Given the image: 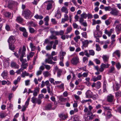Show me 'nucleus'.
<instances>
[{
  "instance_id": "nucleus-48",
  "label": "nucleus",
  "mask_w": 121,
  "mask_h": 121,
  "mask_svg": "<svg viewBox=\"0 0 121 121\" xmlns=\"http://www.w3.org/2000/svg\"><path fill=\"white\" fill-rule=\"evenodd\" d=\"M22 35L24 37L26 38L27 37L28 34L27 32H26V30L23 32Z\"/></svg>"
},
{
  "instance_id": "nucleus-51",
  "label": "nucleus",
  "mask_w": 121,
  "mask_h": 121,
  "mask_svg": "<svg viewBox=\"0 0 121 121\" xmlns=\"http://www.w3.org/2000/svg\"><path fill=\"white\" fill-rule=\"evenodd\" d=\"M95 116V115H93L92 114L91 115V116H89V120H91L92 119H93Z\"/></svg>"
},
{
  "instance_id": "nucleus-15",
  "label": "nucleus",
  "mask_w": 121,
  "mask_h": 121,
  "mask_svg": "<svg viewBox=\"0 0 121 121\" xmlns=\"http://www.w3.org/2000/svg\"><path fill=\"white\" fill-rule=\"evenodd\" d=\"M26 50V47L25 46H23L22 48V52L21 50L19 49L18 51L19 53L20 54H22L23 55H25V52Z\"/></svg>"
},
{
  "instance_id": "nucleus-21",
  "label": "nucleus",
  "mask_w": 121,
  "mask_h": 121,
  "mask_svg": "<svg viewBox=\"0 0 121 121\" xmlns=\"http://www.w3.org/2000/svg\"><path fill=\"white\" fill-rule=\"evenodd\" d=\"M82 43L83 44V46L84 47H87L89 42L88 40H86L84 42L82 41Z\"/></svg>"
},
{
  "instance_id": "nucleus-55",
  "label": "nucleus",
  "mask_w": 121,
  "mask_h": 121,
  "mask_svg": "<svg viewBox=\"0 0 121 121\" xmlns=\"http://www.w3.org/2000/svg\"><path fill=\"white\" fill-rule=\"evenodd\" d=\"M50 42L51 41H50L48 39H46L45 40V41L44 42V43H45L46 44L49 43L50 44Z\"/></svg>"
},
{
  "instance_id": "nucleus-13",
  "label": "nucleus",
  "mask_w": 121,
  "mask_h": 121,
  "mask_svg": "<svg viewBox=\"0 0 121 121\" xmlns=\"http://www.w3.org/2000/svg\"><path fill=\"white\" fill-rule=\"evenodd\" d=\"M59 117L62 120H64L66 119L68 117V115L61 114L59 116Z\"/></svg>"
},
{
  "instance_id": "nucleus-7",
  "label": "nucleus",
  "mask_w": 121,
  "mask_h": 121,
  "mask_svg": "<svg viewBox=\"0 0 121 121\" xmlns=\"http://www.w3.org/2000/svg\"><path fill=\"white\" fill-rule=\"evenodd\" d=\"M11 66L12 67L17 69H18L19 67V65L14 61L11 63Z\"/></svg>"
},
{
  "instance_id": "nucleus-26",
  "label": "nucleus",
  "mask_w": 121,
  "mask_h": 121,
  "mask_svg": "<svg viewBox=\"0 0 121 121\" xmlns=\"http://www.w3.org/2000/svg\"><path fill=\"white\" fill-rule=\"evenodd\" d=\"M109 65L108 64V63H107L106 64L102 63L101 65V67H102L104 68H108Z\"/></svg>"
},
{
  "instance_id": "nucleus-27",
  "label": "nucleus",
  "mask_w": 121,
  "mask_h": 121,
  "mask_svg": "<svg viewBox=\"0 0 121 121\" xmlns=\"http://www.w3.org/2000/svg\"><path fill=\"white\" fill-rule=\"evenodd\" d=\"M72 30V28L71 26L68 27L66 30V32L65 34H68Z\"/></svg>"
},
{
  "instance_id": "nucleus-3",
  "label": "nucleus",
  "mask_w": 121,
  "mask_h": 121,
  "mask_svg": "<svg viewBox=\"0 0 121 121\" xmlns=\"http://www.w3.org/2000/svg\"><path fill=\"white\" fill-rule=\"evenodd\" d=\"M110 13L114 16H117L118 15L119 11L115 8H112Z\"/></svg>"
},
{
  "instance_id": "nucleus-39",
  "label": "nucleus",
  "mask_w": 121,
  "mask_h": 121,
  "mask_svg": "<svg viewBox=\"0 0 121 121\" xmlns=\"http://www.w3.org/2000/svg\"><path fill=\"white\" fill-rule=\"evenodd\" d=\"M49 38L51 39H57V38L54 35V34L51 35L49 37Z\"/></svg>"
},
{
  "instance_id": "nucleus-18",
  "label": "nucleus",
  "mask_w": 121,
  "mask_h": 121,
  "mask_svg": "<svg viewBox=\"0 0 121 121\" xmlns=\"http://www.w3.org/2000/svg\"><path fill=\"white\" fill-rule=\"evenodd\" d=\"M103 61L105 63H108V57L106 55L103 56L102 57Z\"/></svg>"
},
{
  "instance_id": "nucleus-49",
  "label": "nucleus",
  "mask_w": 121,
  "mask_h": 121,
  "mask_svg": "<svg viewBox=\"0 0 121 121\" xmlns=\"http://www.w3.org/2000/svg\"><path fill=\"white\" fill-rule=\"evenodd\" d=\"M19 30L20 31H22L23 32L26 30V29L25 28L23 27H20L19 28Z\"/></svg>"
},
{
  "instance_id": "nucleus-38",
  "label": "nucleus",
  "mask_w": 121,
  "mask_h": 121,
  "mask_svg": "<svg viewBox=\"0 0 121 121\" xmlns=\"http://www.w3.org/2000/svg\"><path fill=\"white\" fill-rule=\"evenodd\" d=\"M9 48L10 49L12 50H14L15 49V47L13 44H9Z\"/></svg>"
},
{
  "instance_id": "nucleus-43",
  "label": "nucleus",
  "mask_w": 121,
  "mask_h": 121,
  "mask_svg": "<svg viewBox=\"0 0 121 121\" xmlns=\"http://www.w3.org/2000/svg\"><path fill=\"white\" fill-rule=\"evenodd\" d=\"M62 73V71L60 69H58L57 72V76L59 77H60Z\"/></svg>"
},
{
  "instance_id": "nucleus-58",
  "label": "nucleus",
  "mask_w": 121,
  "mask_h": 121,
  "mask_svg": "<svg viewBox=\"0 0 121 121\" xmlns=\"http://www.w3.org/2000/svg\"><path fill=\"white\" fill-rule=\"evenodd\" d=\"M27 107V106H26L25 105L23 106L21 110V111L22 112H24L26 110V108Z\"/></svg>"
},
{
  "instance_id": "nucleus-56",
  "label": "nucleus",
  "mask_w": 121,
  "mask_h": 121,
  "mask_svg": "<svg viewBox=\"0 0 121 121\" xmlns=\"http://www.w3.org/2000/svg\"><path fill=\"white\" fill-rule=\"evenodd\" d=\"M110 20L109 19L108 20H106L105 21V23L106 25H108L110 23Z\"/></svg>"
},
{
  "instance_id": "nucleus-29",
  "label": "nucleus",
  "mask_w": 121,
  "mask_h": 121,
  "mask_svg": "<svg viewBox=\"0 0 121 121\" xmlns=\"http://www.w3.org/2000/svg\"><path fill=\"white\" fill-rule=\"evenodd\" d=\"M81 38L80 37L79 35L76 36L73 38V39L77 43L78 41V39H80Z\"/></svg>"
},
{
  "instance_id": "nucleus-5",
  "label": "nucleus",
  "mask_w": 121,
  "mask_h": 121,
  "mask_svg": "<svg viewBox=\"0 0 121 121\" xmlns=\"http://www.w3.org/2000/svg\"><path fill=\"white\" fill-rule=\"evenodd\" d=\"M15 41V38L13 36H11L10 37L8 41L9 44V45L13 44Z\"/></svg>"
},
{
  "instance_id": "nucleus-35",
  "label": "nucleus",
  "mask_w": 121,
  "mask_h": 121,
  "mask_svg": "<svg viewBox=\"0 0 121 121\" xmlns=\"http://www.w3.org/2000/svg\"><path fill=\"white\" fill-rule=\"evenodd\" d=\"M30 46L31 48V51H34L35 48V46L33 45V44L32 43H30Z\"/></svg>"
},
{
  "instance_id": "nucleus-1",
  "label": "nucleus",
  "mask_w": 121,
  "mask_h": 121,
  "mask_svg": "<svg viewBox=\"0 0 121 121\" xmlns=\"http://www.w3.org/2000/svg\"><path fill=\"white\" fill-rule=\"evenodd\" d=\"M22 15L26 19H30L33 16L31 12L27 9H26L23 11Z\"/></svg>"
},
{
  "instance_id": "nucleus-46",
  "label": "nucleus",
  "mask_w": 121,
  "mask_h": 121,
  "mask_svg": "<svg viewBox=\"0 0 121 121\" xmlns=\"http://www.w3.org/2000/svg\"><path fill=\"white\" fill-rule=\"evenodd\" d=\"M29 29L30 32L31 33H33L35 31V29L32 28L30 27Z\"/></svg>"
},
{
  "instance_id": "nucleus-34",
  "label": "nucleus",
  "mask_w": 121,
  "mask_h": 121,
  "mask_svg": "<svg viewBox=\"0 0 121 121\" xmlns=\"http://www.w3.org/2000/svg\"><path fill=\"white\" fill-rule=\"evenodd\" d=\"M43 74L45 77H48L51 75L49 73V72L47 71L44 72L43 73Z\"/></svg>"
},
{
  "instance_id": "nucleus-42",
  "label": "nucleus",
  "mask_w": 121,
  "mask_h": 121,
  "mask_svg": "<svg viewBox=\"0 0 121 121\" xmlns=\"http://www.w3.org/2000/svg\"><path fill=\"white\" fill-rule=\"evenodd\" d=\"M112 8L110 6L105 7L104 8V10L106 11H110L111 10Z\"/></svg>"
},
{
  "instance_id": "nucleus-63",
  "label": "nucleus",
  "mask_w": 121,
  "mask_h": 121,
  "mask_svg": "<svg viewBox=\"0 0 121 121\" xmlns=\"http://www.w3.org/2000/svg\"><path fill=\"white\" fill-rule=\"evenodd\" d=\"M82 36L83 37H84L85 38H86L87 36H86V32H84L83 33H82Z\"/></svg>"
},
{
  "instance_id": "nucleus-32",
  "label": "nucleus",
  "mask_w": 121,
  "mask_h": 121,
  "mask_svg": "<svg viewBox=\"0 0 121 121\" xmlns=\"http://www.w3.org/2000/svg\"><path fill=\"white\" fill-rule=\"evenodd\" d=\"M61 10L62 12H65L66 13H68L67 8L64 7H63L61 8Z\"/></svg>"
},
{
  "instance_id": "nucleus-31",
  "label": "nucleus",
  "mask_w": 121,
  "mask_h": 121,
  "mask_svg": "<svg viewBox=\"0 0 121 121\" xmlns=\"http://www.w3.org/2000/svg\"><path fill=\"white\" fill-rule=\"evenodd\" d=\"M29 75V73H27L25 71H24V72H23L21 75V76L22 77L24 78L25 76H28Z\"/></svg>"
},
{
  "instance_id": "nucleus-17",
  "label": "nucleus",
  "mask_w": 121,
  "mask_h": 121,
  "mask_svg": "<svg viewBox=\"0 0 121 121\" xmlns=\"http://www.w3.org/2000/svg\"><path fill=\"white\" fill-rule=\"evenodd\" d=\"M46 56H48V58L45 60V61H47L49 60H52L53 59V57L51 55L47 54Z\"/></svg>"
},
{
  "instance_id": "nucleus-62",
  "label": "nucleus",
  "mask_w": 121,
  "mask_h": 121,
  "mask_svg": "<svg viewBox=\"0 0 121 121\" xmlns=\"http://www.w3.org/2000/svg\"><path fill=\"white\" fill-rule=\"evenodd\" d=\"M73 28L75 29L78 26V25L76 23H73Z\"/></svg>"
},
{
  "instance_id": "nucleus-14",
  "label": "nucleus",
  "mask_w": 121,
  "mask_h": 121,
  "mask_svg": "<svg viewBox=\"0 0 121 121\" xmlns=\"http://www.w3.org/2000/svg\"><path fill=\"white\" fill-rule=\"evenodd\" d=\"M4 16L6 17L9 18L11 15V13L9 12L5 11L4 13Z\"/></svg>"
},
{
  "instance_id": "nucleus-41",
  "label": "nucleus",
  "mask_w": 121,
  "mask_h": 121,
  "mask_svg": "<svg viewBox=\"0 0 121 121\" xmlns=\"http://www.w3.org/2000/svg\"><path fill=\"white\" fill-rule=\"evenodd\" d=\"M95 46L96 48V50L98 51H100L101 49L99 45L97 44H95Z\"/></svg>"
},
{
  "instance_id": "nucleus-16",
  "label": "nucleus",
  "mask_w": 121,
  "mask_h": 121,
  "mask_svg": "<svg viewBox=\"0 0 121 121\" xmlns=\"http://www.w3.org/2000/svg\"><path fill=\"white\" fill-rule=\"evenodd\" d=\"M39 88L37 87L35 88L34 90V92L33 93V95L35 96H36L38 95V92L39 91Z\"/></svg>"
},
{
  "instance_id": "nucleus-50",
  "label": "nucleus",
  "mask_w": 121,
  "mask_h": 121,
  "mask_svg": "<svg viewBox=\"0 0 121 121\" xmlns=\"http://www.w3.org/2000/svg\"><path fill=\"white\" fill-rule=\"evenodd\" d=\"M19 55L20 56H20V60L22 62L23 59V57L25 56V55H23L22 54H20L19 53Z\"/></svg>"
},
{
  "instance_id": "nucleus-52",
  "label": "nucleus",
  "mask_w": 121,
  "mask_h": 121,
  "mask_svg": "<svg viewBox=\"0 0 121 121\" xmlns=\"http://www.w3.org/2000/svg\"><path fill=\"white\" fill-rule=\"evenodd\" d=\"M51 22L54 24H56L57 23V21L55 19L52 18L51 19Z\"/></svg>"
},
{
  "instance_id": "nucleus-59",
  "label": "nucleus",
  "mask_w": 121,
  "mask_h": 121,
  "mask_svg": "<svg viewBox=\"0 0 121 121\" xmlns=\"http://www.w3.org/2000/svg\"><path fill=\"white\" fill-rule=\"evenodd\" d=\"M94 61H95L96 64H99L100 63V60L97 59H96L94 60Z\"/></svg>"
},
{
  "instance_id": "nucleus-28",
  "label": "nucleus",
  "mask_w": 121,
  "mask_h": 121,
  "mask_svg": "<svg viewBox=\"0 0 121 121\" xmlns=\"http://www.w3.org/2000/svg\"><path fill=\"white\" fill-rule=\"evenodd\" d=\"M52 105L51 104H48L46 107V110H49L53 109V108H52Z\"/></svg>"
},
{
  "instance_id": "nucleus-36",
  "label": "nucleus",
  "mask_w": 121,
  "mask_h": 121,
  "mask_svg": "<svg viewBox=\"0 0 121 121\" xmlns=\"http://www.w3.org/2000/svg\"><path fill=\"white\" fill-rule=\"evenodd\" d=\"M101 83L100 82H98L96 84L95 87L97 89L101 87Z\"/></svg>"
},
{
  "instance_id": "nucleus-11",
  "label": "nucleus",
  "mask_w": 121,
  "mask_h": 121,
  "mask_svg": "<svg viewBox=\"0 0 121 121\" xmlns=\"http://www.w3.org/2000/svg\"><path fill=\"white\" fill-rule=\"evenodd\" d=\"M86 97L88 98H91L92 94V92L90 90H88L86 93Z\"/></svg>"
},
{
  "instance_id": "nucleus-60",
  "label": "nucleus",
  "mask_w": 121,
  "mask_h": 121,
  "mask_svg": "<svg viewBox=\"0 0 121 121\" xmlns=\"http://www.w3.org/2000/svg\"><path fill=\"white\" fill-rule=\"evenodd\" d=\"M88 102H91V99H89L88 100H84L82 101V103H86Z\"/></svg>"
},
{
  "instance_id": "nucleus-8",
  "label": "nucleus",
  "mask_w": 121,
  "mask_h": 121,
  "mask_svg": "<svg viewBox=\"0 0 121 121\" xmlns=\"http://www.w3.org/2000/svg\"><path fill=\"white\" fill-rule=\"evenodd\" d=\"M94 34L95 36L96 37H101L102 35V32L99 31H95Z\"/></svg>"
},
{
  "instance_id": "nucleus-61",
  "label": "nucleus",
  "mask_w": 121,
  "mask_h": 121,
  "mask_svg": "<svg viewBox=\"0 0 121 121\" xmlns=\"http://www.w3.org/2000/svg\"><path fill=\"white\" fill-rule=\"evenodd\" d=\"M46 68L48 70H49L50 69V66L48 65H44Z\"/></svg>"
},
{
  "instance_id": "nucleus-20",
  "label": "nucleus",
  "mask_w": 121,
  "mask_h": 121,
  "mask_svg": "<svg viewBox=\"0 0 121 121\" xmlns=\"http://www.w3.org/2000/svg\"><path fill=\"white\" fill-rule=\"evenodd\" d=\"M116 30L118 32L120 31L121 30V24H118L116 26Z\"/></svg>"
},
{
  "instance_id": "nucleus-10",
  "label": "nucleus",
  "mask_w": 121,
  "mask_h": 121,
  "mask_svg": "<svg viewBox=\"0 0 121 121\" xmlns=\"http://www.w3.org/2000/svg\"><path fill=\"white\" fill-rule=\"evenodd\" d=\"M23 19L20 16H18L17 17L16 19V21L20 23H22L23 21Z\"/></svg>"
},
{
  "instance_id": "nucleus-47",
  "label": "nucleus",
  "mask_w": 121,
  "mask_h": 121,
  "mask_svg": "<svg viewBox=\"0 0 121 121\" xmlns=\"http://www.w3.org/2000/svg\"><path fill=\"white\" fill-rule=\"evenodd\" d=\"M30 97L28 98L26 101V102L25 105L26 106H27L29 104V103L30 100Z\"/></svg>"
},
{
  "instance_id": "nucleus-9",
  "label": "nucleus",
  "mask_w": 121,
  "mask_h": 121,
  "mask_svg": "<svg viewBox=\"0 0 121 121\" xmlns=\"http://www.w3.org/2000/svg\"><path fill=\"white\" fill-rule=\"evenodd\" d=\"M47 2H50V3H49L47 5V9L49 10L50 9H52V5L51 3H52L53 2V0H48Z\"/></svg>"
},
{
  "instance_id": "nucleus-37",
  "label": "nucleus",
  "mask_w": 121,
  "mask_h": 121,
  "mask_svg": "<svg viewBox=\"0 0 121 121\" xmlns=\"http://www.w3.org/2000/svg\"><path fill=\"white\" fill-rule=\"evenodd\" d=\"M89 56L90 55H92V56H94L95 54V52L94 51L92 50H90L89 51Z\"/></svg>"
},
{
  "instance_id": "nucleus-2",
  "label": "nucleus",
  "mask_w": 121,
  "mask_h": 121,
  "mask_svg": "<svg viewBox=\"0 0 121 121\" xmlns=\"http://www.w3.org/2000/svg\"><path fill=\"white\" fill-rule=\"evenodd\" d=\"M18 3L16 2L11 0L8 3V7L11 10H13L14 7L17 6Z\"/></svg>"
},
{
  "instance_id": "nucleus-45",
  "label": "nucleus",
  "mask_w": 121,
  "mask_h": 121,
  "mask_svg": "<svg viewBox=\"0 0 121 121\" xmlns=\"http://www.w3.org/2000/svg\"><path fill=\"white\" fill-rule=\"evenodd\" d=\"M112 116L111 111L110 110L108 111L107 114V117L109 118L111 117Z\"/></svg>"
},
{
  "instance_id": "nucleus-12",
  "label": "nucleus",
  "mask_w": 121,
  "mask_h": 121,
  "mask_svg": "<svg viewBox=\"0 0 121 121\" xmlns=\"http://www.w3.org/2000/svg\"><path fill=\"white\" fill-rule=\"evenodd\" d=\"M54 43V41H52L50 42V44L48 45L46 47V49L47 50H50L52 48V45Z\"/></svg>"
},
{
  "instance_id": "nucleus-44",
  "label": "nucleus",
  "mask_w": 121,
  "mask_h": 121,
  "mask_svg": "<svg viewBox=\"0 0 121 121\" xmlns=\"http://www.w3.org/2000/svg\"><path fill=\"white\" fill-rule=\"evenodd\" d=\"M116 111L121 114V105L120 106L117 108Z\"/></svg>"
},
{
  "instance_id": "nucleus-33",
  "label": "nucleus",
  "mask_w": 121,
  "mask_h": 121,
  "mask_svg": "<svg viewBox=\"0 0 121 121\" xmlns=\"http://www.w3.org/2000/svg\"><path fill=\"white\" fill-rule=\"evenodd\" d=\"M7 116V114L4 112H0V116L1 118H3Z\"/></svg>"
},
{
  "instance_id": "nucleus-25",
  "label": "nucleus",
  "mask_w": 121,
  "mask_h": 121,
  "mask_svg": "<svg viewBox=\"0 0 121 121\" xmlns=\"http://www.w3.org/2000/svg\"><path fill=\"white\" fill-rule=\"evenodd\" d=\"M99 97L98 94L96 93H95L93 95H92V98L94 100H95L97 99Z\"/></svg>"
},
{
  "instance_id": "nucleus-22",
  "label": "nucleus",
  "mask_w": 121,
  "mask_h": 121,
  "mask_svg": "<svg viewBox=\"0 0 121 121\" xmlns=\"http://www.w3.org/2000/svg\"><path fill=\"white\" fill-rule=\"evenodd\" d=\"M110 69L108 71V73H114V71L115 70V68L114 67L111 66L110 67Z\"/></svg>"
},
{
  "instance_id": "nucleus-23",
  "label": "nucleus",
  "mask_w": 121,
  "mask_h": 121,
  "mask_svg": "<svg viewBox=\"0 0 121 121\" xmlns=\"http://www.w3.org/2000/svg\"><path fill=\"white\" fill-rule=\"evenodd\" d=\"M101 77L102 76L101 75H98L97 77L94 78H93V80L94 82L96 81L97 80H101Z\"/></svg>"
},
{
  "instance_id": "nucleus-57",
  "label": "nucleus",
  "mask_w": 121,
  "mask_h": 121,
  "mask_svg": "<svg viewBox=\"0 0 121 121\" xmlns=\"http://www.w3.org/2000/svg\"><path fill=\"white\" fill-rule=\"evenodd\" d=\"M45 83L47 87V86H50L51 85V84L49 83V82L48 80L46 81L45 82Z\"/></svg>"
},
{
  "instance_id": "nucleus-53",
  "label": "nucleus",
  "mask_w": 121,
  "mask_h": 121,
  "mask_svg": "<svg viewBox=\"0 0 121 121\" xmlns=\"http://www.w3.org/2000/svg\"><path fill=\"white\" fill-rule=\"evenodd\" d=\"M84 54H85V55L87 57H90V56H89V53H88V51L87 50H85L84 51Z\"/></svg>"
},
{
  "instance_id": "nucleus-64",
  "label": "nucleus",
  "mask_w": 121,
  "mask_h": 121,
  "mask_svg": "<svg viewBox=\"0 0 121 121\" xmlns=\"http://www.w3.org/2000/svg\"><path fill=\"white\" fill-rule=\"evenodd\" d=\"M30 80H27L25 81V85L26 86H28L30 84Z\"/></svg>"
},
{
  "instance_id": "nucleus-54",
  "label": "nucleus",
  "mask_w": 121,
  "mask_h": 121,
  "mask_svg": "<svg viewBox=\"0 0 121 121\" xmlns=\"http://www.w3.org/2000/svg\"><path fill=\"white\" fill-rule=\"evenodd\" d=\"M116 66L118 69H119L121 67V65L119 62L116 64Z\"/></svg>"
},
{
  "instance_id": "nucleus-6",
  "label": "nucleus",
  "mask_w": 121,
  "mask_h": 121,
  "mask_svg": "<svg viewBox=\"0 0 121 121\" xmlns=\"http://www.w3.org/2000/svg\"><path fill=\"white\" fill-rule=\"evenodd\" d=\"M114 99V97L113 96L109 95L107 96V101L109 102H112L113 101Z\"/></svg>"
},
{
  "instance_id": "nucleus-30",
  "label": "nucleus",
  "mask_w": 121,
  "mask_h": 121,
  "mask_svg": "<svg viewBox=\"0 0 121 121\" xmlns=\"http://www.w3.org/2000/svg\"><path fill=\"white\" fill-rule=\"evenodd\" d=\"M37 98L33 97L32 98L31 101L33 103L36 104L37 103Z\"/></svg>"
},
{
  "instance_id": "nucleus-24",
  "label": "nucleus",
  "mask_w": 121,
  "mask_h": 121,
  "mask_svg": "<svg viewBox=\"0 0 121 121\" xmlns=\"http://www.w3.org/2000/svg\"><path fill=\"white\" fill-rule=\"evenodd\" d=\"M7 71H4L1 74V75L4 78H6L7 77Z\"/></svg>"
},
{
  "instance_id": "nucleus-19",
  "label": "nucleus",
  "mask_w": 121,
  "mask_h": 121,
  "mask_svg": "<svg viewBox=\"0 0 121 121\" xmlns=\"http://www.w3.org/2000/svg\"><path fill=\"white\" fill-rule=\"evenodd\" d=\"M116 54L119 57L120 56L121 53L120 51L119 50H117L115 51L113 53V56H114V54Z\"/></svg>"
},
{
  "instance_id": "nucleus-4",
  "label": "nucleus",
  "mask_w": 121,
  "mask_h": 121,
  "mask_svg": "<svg viewBox=\"0 0 121 121\" xmlns=\"http://www.w3.org/2000/svg\"><path fill=\"white\" fill-rule=\"evenodd\" d=\"M79 59L78 57H75L72 58L71 60L72 63L73 65H76L79 62Z\"/></svg>"
},
{
  "instance_id": "nucleus-40",
  "label": "nucleus",
  "mask_w": 121,
  "mask_h": 121,
  "mask_svg": "<svg viewBox=\"0 0 121 121\" xmlns=\"http://www.w3.org/2000/svg\"><path fill=\"white\" fill-rule=\"evenodd\" d=\"M81 15L82 17L85 19H86L87 16V14L85 13H83Z\"/></svg>"
}]
</instances>
